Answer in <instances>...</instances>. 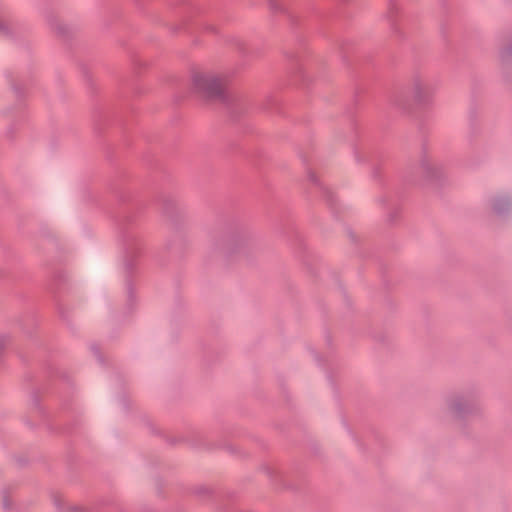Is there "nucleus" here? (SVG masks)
<instances>
[{"label":"nucleus","mask_w":512,"mask_h":512,"mask_svg":"<svg viewBox=\"0 0 512 512\" xmlns=\"http://www.w3.org/2000/svg\"><path fill=\"white\" fill-rule=\"evenodd\" d=\"M225 85L226 78L220 74L197 71L192 75L193 89L209 99L222 98Z\"/></svg>","instance_id":"f257e3e1"},{"label":"nucleus","mask_w":512,"mask_h":512,"mask_svg":"<svg viewBox=\"0 0 512 512\" xmlns=\"http://www.w3.org/2000/svg\"><path fill=\"white\" fill-rule=\"evenodd\" d=\"M410 95L415 102L426 104L432 99L434 88L430 82L421 78H415L411 83Z\"/></svg>","instance_id":"f03ea898"},{"label":"nucleus","mask_w":512,"mask_h":512,"mask_svg":"<svg viewBox=\"0 0 512 512\" xmlns=\"http://www.w3.org/2000/svg\"><path fill=\"white\" fill-rule=\"evenodd\" d=\"M475 402L468 396L457 395L448 401V409L455 417H464L475 409Z\"/></svg>","instance_id":"7ed1b4c3"},{"label":"nucleus","mask_w":512,"mask_h":512,"mask_svg":"<svg viewBox=\"0 0 512 512\" xmlns=\"http://www.w3.org/2000/svg\"><path fill=\"white\" fill-rule=\"evenodd\" d=\"M492 211L497 215H504L512 209V198L501 194L493 197L490 202Z\"/></svg>","instance_id":"20e7f679"},{"label":"nucleus","mask_w":512,"mask_h":512,"mask_svg":"<svg viewBox=\"0 0 512 512\" xmlns=\"http://www.w3.org/2000/svg\"><path fill=\"white\" fill-rule=\"evenodd\" d=\"M420 169L427 179H436L442 175V166L428 157L421 160Z\"/></svg>","instance_id":"39448f33"},{"label":"nucleus","mask_w":512,"mask_h":512,"mask_svg":"<svg viewBox=\"0 0 512 512\" xmlns=\"http://www.w3.org/2000/svg\"><path fill=\"white\" fill-rule=\"evenodd\" d=\"M500 60L505 69L512 70V41L501 49Z\"/></svg>","instance_id":"423d86ee"},{"label":"nucleus","mask_w":512,"mask_h":512,"mask_svg":"<svg viewBox=\"0 0 512 512\" xmlns=\"http://www.w3.org/2000/svg\"><path fill=\"white\" fill-rule=\"evenodd\" d=\"M308 177H309V180L312 181V182H316L317 181L316 180V176L312 172L308 173Z\"/></svg>","instance_id":"0eeeda50"},{"label":"nucleus","mask_w":512,"mask_h":512,"mask_svg":"<svg viewBox=\"0 0 512 512\" xmlns=\"http://www.w3.org/2000/svg\"><path fill=\"white\" fill-rule=\"evenodd\" d=\"M4 345V339L0 338V348Z\"/></svg>","instance_id":"6e6552de"},{"label":"nucleus","mask_w":512,"mask_h":512,"mask_svg":"<svg viewBox=\"0 0 512 512\" xmlns=\"http://www.w3.org/2000/svg\"><path fill=\"white\" fill-rule=\"evenodd\" d=\"M270 6H271V8H273V9L277 10V7H275V6H274V3H273V2H271V3H270Z\"/></svg>","instance_id":"1a4fd4ad"}]
</instances>
